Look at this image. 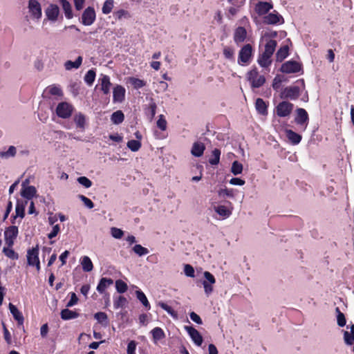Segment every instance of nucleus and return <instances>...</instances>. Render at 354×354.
Returning a JSON list of instances; mask_svg holds the SVG:
<instances>
[{
    "mask_svg": "<svg viewBox=\"0 0 354 354\" xmlns=\"http://www.w3.org/2000/svg\"><path fill=\"white\" fill-rule=\"evenodd\" d=\"M204 277L205 280L203 281V285L204 288L205 292L207 295H209L213 291L212 285L215 283L216 279L213 274H212L209 272L205 271L204 272Z\"/></svg>",
    "mask_w": 354,
    "mask_h": 354,
    "instance_id": "9",
    "label": "nucleus"
},
{
    "mask_svg": "<svg viewBox=\"0 0 354 354\" xmlns=\"http://www.w3.org/2000/svg\"><path fill=\"white\" fill-rule=\"evenodd\" d=\"M185 328L191 337L193 342L197 346H201L203 343V337L199 332L192 326H185Z\"/></svg>",
    "mask_w": 354,
    "mask_h": 354,
    "instance_id": "17",
    "label": "nucleus"
},
{
    "mask_svg": "<svg viewBox=\"0 0 354 354\" xmlns=\"http://www.w3.org/2000/svg\"><path fill=\"white\" fill-rule=\"evenodd\" d=\"M136 295L137 299L143 304V306H145L146 308H150V304L148 301V299L143 292H142L140 290H136Z\"/></svg>",
    "mask_w": 354,
    "mask_h": 354,
    "instance_id": "44",
    "label": "nucleus"
},
{
    "mask_svg": "<svg viewBox=\"0 0 354 354\" xmlns=\"http://www.w3.org/2000/svg\"><path fill=\"white\" fill-rule=\"evenodd\" d=\"M308 120V115L306 111L302 108L297 109V116L295 118V122L297 124L304 125V129L307 126V122Z\"/></svg>",
    "mask_w": 354,
    "mask_h": 354,
    "instance_id": "15",
    "label": "nucleus"
},
{
    "mask_svg": "<svg viewBox=\"0 0 354 354\" xmlns=\"http://www.w3.org/2000/svg\"><path fill=\"white\" fill-rule=\"evenodd\" d=\"M111 234L115 239H121L124 232L121 229L113 227L111 228Z\"/></svg>",
    "mask_w": 354,
    "mask_h": 354,
    "instance_id": "56",
    "label": "nucleus"
},
{
    "mask_svg": "<svg viewBox=\"0 0 354 354\" xmlns=\"http://www.w3.org/2000/svg\"><path fill=\"white\" fill-rule=\"evenodd\" d=\"M272 8L273 5L271 2L259 1L254 5V10L260 16L267 14Z\"/></svg>",
    "mask_w": 354,
    "mask_h": 354,
    "instance_id": "11",
    "label": "nucleus"
},
{
    "mask_svg": "<svg viewBox=\"0 0 354 354\" xmlns=\"http://www.w3.org/2000/svg\"><path fill=\"white\" fill-rule=\"evenodd\" d=\"M59 3L64 11L65 16L67 19L73 18V12L71 3L67 0H59Z\"/></svg>",
    "mask_w": 354,
    "mask_h": 354,
    "instance_id": "28",
    "label": "nucleus"
},
{
    "mask_svg": "<svg viewBox=\"0 0 354 354\" xmlns=\"http://www.w3.org/2000/svg\"><path fill=\"white\" fill-rule=\"evenodd\" d=\"M127 147L132 151H138L141 147V142L139 140H131L127 142Z\"/></svg>",
    "mask_w": 354,
    "mask_h": 354,
    "instance_id": "51",
    "label": "nucleus"
},
{
    "mask_svg": "<svg viewBox=\"0 0 354 354\" xmlns=\"http://www.w3.org/2000/svg\"><path fill=\"white\" fill-rule=\"evenodd\" d=\"M127 82L131 84L136 89L142 88L146 85L144 80L133 77H128Z\"/></svg>",
    "mask_w": 354,
    "mask_h": 354,
    "instance_id": "30",
    "label": "nucleus"
},
{
    "mask_svg": "<svg viewBox=\"0 0 354 354\" xmlns=\"http://www.w3.org/2000/svg\"><path fill=\"white\" fill-rule=\"evenodd\" d=\"M82 60L83 58L82 56H78L75 62L68 60L64 63V68L66 71H71L73 68L77 69L82 65Z\"/></svg>",
    "mask_w": 354,
    "mask_h": 354,
    "instance_id": "24",
    "label": "nucleus"
},
{
    "mask_svg": "<svg viewBox=\"0 0 354 354\" xmlns=\"http://www.w3.org/2000/svg\"><path fill=\"white\" fill-rule=\"evenodd\" d=\"M77 182L86 188H88L92 185V182L85 176L79 177Z\"/></svg>",
    "mask_w": 354,
    "mask_h": 354,
    "instance_id": "55",
    "label": "nucleus"
},
{
    "mask_svg": "<svg viewBox=\"0 0 354 354\" xmlns=\"http://www.w3.org/2000/svg\"><path fill=\"white\" fill-rule=\"evenodd\" d=\"M37 190L34 186H28L27 187L21 188V195L27 200L32 199L36 194Z\"/></svg>",
    "mask_w": 354,
    "mask_h": 354,
    "instance_id": "23",
    "label": "nucleus"
},
{
    "mask_svg": "<svg viewBox=\"0 0 354 354\" xmlns=\"http://www.w3.org/2000/svg\"><path fill=\"white\" fill-rule=\"evenodd\" d=\"M137 344L135 341L131 340L129 342L127 346V354H135Z\"/></svg>",
    "mask_w": 354,
    "mask_h": 354,
    "instance_id": "61",
    "label": "nucleus"
},
{
    "mask_svg": "<svg viewBox=\"0 0 354 354\" xmlns=\"http://www.w3.org/2000/svg\"><path fill=\"white\" fill-rule=\"evenodd\" d=\"M79 197L81 199V201L84 203V205L86 206L88 208L91 209L93 207L94 204L91 199L83 195H80Z\"/></svg>",
    "mask_w": 354,
    "mask_h": 354,
    "instance_id": "62",
    "label": "nucleus"
},
{
    "mask_svg": "<svg viewBox=\"0 0 354 354\" xmlns=\"http://www.w3.org/2000/svg\"><path fill=\"white\" fill-rule=\"evenodd\" d=\"M247 36L246 30L243 27H238L234 32V39L236 44L243 42Z\"/></svg>",
    "mask_w": 354,
    "mask_h": 354,
    "instance_id": "21",
    "label": "nucleus"
},
{
    "mask_svg": "<svg viewBox=\"0 0 354 354\" xmlns=\"http://www.w3.org/2000/svg\"><path fill=\"white\" fill-rule=\"evenodd\" d=\"M293 104L287 101L280 102L275 108L277 115L279 117H287L290 115L293 109Z\"/></svg>",
    "mask_w": 354,
    "mask_h": 354,
    "instance_id": "6",
    "label": "nucleus"
},
{
    "mask_svg": "<svg viewBox=\"0 0 354 354\" xmlns=\"http://www.w3.org/2000/svg\"><path fill=\"white\" fill-rule=\"evenodd\" d=\"M3 252L8 258L10 259L16 260L19 258L18 254L15 252L12 248H9L8 246L3 248Z\"/></svg>",
    "mask_w": 354,
    "mask_h": 354,
    "instance_id": "41",
    "label": "nucleus"
},
{
    "mask_svg": "<svg viewBox=\"0 0 354 354\" xmlns=\"http://www.w3.org/2000/svg\"><path fill=\"white\" fill-rule=\"evenodd\" d=\"M205 149V147L203 143L200 142H195L192 145L191 153L195 157H201L203 156Z\"/></svg>",
    "mask_w": 354,
    "mask_h": 354,
    "instance_id": "20",
    "label": "nucleus"
},
{
    "mask_svg": "<svg viewBox=\"0 0 354 354\" xmlns=\"http://www.w3.org/2000/svg\"><path fill=\"white\" fill-rule=\"evenodd\" d=\"M95 79V72L93 70H89L84 76V81L89 86L93 84Z\"/></svg>",
    "mask_w": 354,
    "mask_h": 354,
    "instance_id": "49",
    "label": "nucleus"
},
{
    "mask_svg": "<svg viewBox=\"0 0 354 354\" xmlns=\"http://www.w3.org/2000/svg\"><path fill=\"white\" fill-rule=\"evenodd\" d=\"M127 303V299L123 296H119L114 300L113 306L114 308L118 309L123 307Z\"/></svg>",
    "mask_w": 354,
    "mask_h": 354,
    "instance_id": "53",
    "label": "nucleus"
},
{
    "mask_svg": "<svg viewBox=\"0 0 354 354\" xmlns=\"http://www.w3.org/2000/svg\"><path fill=\"white\" fill-rule=\"evenodd\" d=\"M96 18L95 10L93 7L86 8L82 15V23L84 26L92 25Z\"/></svg>",
    "mask_w": 354,
    "mask_h": 354,
    "instance_id": "7",
    "label": "nucleus"
},
{
    "mask_svg": "<svg viewBox=\"0 0 354 354\" xmlns=\"http://www.w3.org/2000/svg\"><path fill=\"white\" fill-rule=\"evenodd\" d=\"M94 317L100 324L105 326H107L109 324L107 315L104 312L95 313Z\"/></svg>",
    "mask_w": 354,
    "mask_h": 354,
    "instance_id": "42",
    "label": "nucleus"
},
{
    "mask_svg": "<svg viewBox=\"0 0 354 354\" xmlns=\"http://www.w3.org/2000/svg\"><path fill=\"white\" fill-rule=\"evenodd\" d=\"M113 0H106L104 1L102 8L103 14L108 15L112 11L113 8Z\"/></svg>",
    "mask_w": 354,
    "mask_h": 354,
    "instance_id": "48",
    "label": "nucleus"
},
{
    "mask_svg": "<svg viewBox=\"0 0 354 354\" xmlns=\"http://www.w3.org/2000/svg\"><path fill=\"white\" fill-rule=\"evenodd\" d=\"M46 91L52 95L62 96L63 91L60 86L52 84L47 87Z\"/></svg>",
    "mask_w": 354,
    "mask_h": 354,
    "instance_id": "35",
    "label": "nucleus"
},
{
    "mask_svg": "<svg viewBox=\"0 0 354 354\" xmlns=\"http://www.w3.org/2000/svg\"><path fill=\"white\" fill-rule=\"evenodd\" d=\"M9 310L15 320L17 321L19 325H22L24 323V317L21 313L17 309V308L12 304H9Z\"/></svg>",
    "mask_w": 354,
    "mask_h": 354,
    "instance_id": "22",
    "label": "nucleus"
},
{
    "mask_svg": "<svg viewBox=\"0 0 354 354\" xmlns=\"http://www.w3.org/2000/svg\"><path fill=\"white\" fill-rule=\"evenodd\" d=\"M18 233L19 231L17 226L12 225L6 229L4 232V238L7 246L9 248H12L13 246Z\"/></svg>",
    "mask_w": 354,
    "mask_h": 354,
    "instance_id": "4",
    "label": "nucleus"
},
{
    "mask_svg": "<svg viewBox=\"0 0 354 354\" xmlns=\"http://www.w3.org/2000/svg\"><path fill=\"white\" fill-rule=\"evenodd\" d=\"M39 248H35L30 249L27 252V262L29 266H35L37 270H40V262L39 259Z\"/></svg>",
    "mask_w": 354,
    "mask_h": 354,
    "instance_id": "5",
    "label": "nucleus"
},
{
    "mask_svg": "<svg viewBox=\"0 0 354 354\" xmlns=\"http://www.w3.org/2000/svg\"><path fill=\"white\" fill-rule=\"evenodd\" d=\"M271 57L272 55L263 53L258 58L257 62L261 67L267 68L271 64Z\"/></svg>",
    "mask_w": 354,
    "mask_h": 354,
    "instance_id": "27",
    "label": "nucleus"
},
{
    "mask_svg": "<svg viewBox=\"0 0 354 354\" xmlns=\"http://www.w3.org/2000/svg\"><path fill=\"white\" fill-rule=\"evenodd\" d=\"M230 183L232 185H240V186H242L243 185L245 182L244 180H242L241 178H232L230 180Z\"/></svg>",
    "mask_w": 354,
    "mask_h": 354,
    "instance_id": "64",
    "label": "nucleus"
},
{
    "mask_svg": "<svg viewBox=\"0 0 354 354\" xmlns=\"http://www.w3.org/2000/svg\"><path fill=\"white\" fill-rule=\"evenodd\" d=\"M59 13V8L55 4H50L46 10V17L50 21H55L57 19Z\"/></svg>",
    "mask_w": 354,
    "mask_h": 354,
    "instance_id": "18",
    "label": "nucleus"
},
{
    "mask_svg": "<svg viewBox=\"0 0 354 354\" xmlns=\"http://www.w3.org/2000/svg\"><path fill=\"white\" fill-rule=\"evenodd\" d=\"M301 70L300 64L295 61H288L282 64L281 71L285 73H297Z\"/></svg>",
    "mask_w": 354,
    "mask_h": 354,
    "instance_id": "12",
    "label": "nucleus"
},
{
    "mask_svg": "<svg viewBox=\"0 0 354 354\" xmlns=\"http://www.w3.org/2000/svg\"><path fill=\"white\" fill-rule=\"evenodd\" d=\"M153 338L155 341L160 340L165 337V333L162 328L156 327L151 330Z\"/></svg>",
    "mask_w": 354,
    "mask_h": 354,
    "instance_id": "43",
    "label": "nucleus"
},
{
    "mask_svg": "<svg viewBox=\"0 0 354 354\" xmlns=\"http://www.w3.org/2000/svg\"><path fill=\"white\" fill-rule=\"evenodd\" d=\"M73 111V106L66 102H60L57 104L56 108V113L58 117L66 119L71 116Z\"/></svg>",
    "mask_w": 354,
    "mask_h": 354,
    "instance_id": "3",
    "label": "nucleus"
},
{
    "mask_svg": "<svg viewBox=\"0 0 354 354\" xmlns=\"http://www.w3.org/2000/svg\"><path fill=\"white\" fill-rule=\"evenodd\" d=\"M28 9L29 12L35 18L39 19L41 17V8L37 0H29Z\"/></svg>",
    "mask_w": 354,
    "mask_h": 354,
    "instance_id": "14",
    "label": "nucleus"
},
{
    "mask_svg": "<svg viewBox=\"0 0 354 354\" xmlns=\"http://www.w3.org/2000/svg\"><path fill=\"white\" fill-rule=\"evenodd\" d=\"M223 55L227 59H233L234 50L230 47H225L223 49Z\"/></svg>",
    "mask_w": 354,
    "mask_h": 354,
    "instance_id": "58",
    "label": "nucleus"
},
{
    "mask_svg": "<svg viewBox=\"0 0 354 354\" xmlns=\"http://www.w3.org/2000/svg\"><path fill=\"white\" fill-rule=\"evenodd\" d=\"M300 94L299 88L297 86H288L283 89L281 93V98L296 100Z\"/></svg>",
    "mask_w": 354,
    "mask_h": 354,
    "instance_id": "8",
    "label": "nucleus"
},
{
    "mask_svg": "<svg viewBox=\"0 0 354 354\" xmlns=\"http://www.w3.org/2000/svg\"><path fill=\"white\" fill-rule=\"evenodd\" d=\"M133 251L139 257L146 255L149 253L148 249L140 244L135 245L133 248Z\"/></svg>",
    "mask_w": 354,
    "mask_h": 354,
    "instance_id": "47",
    "label": "nucleus"
},
{
    "mask_svg": "<svg viewBox=\"0 0 354 354\" xmlns=\"http://www.w3.org/2000/svg\"><path fill=\"white\" fill-rule=\"evenodd\" d=\"M246 77L252 88H259L263 85L266 82L265 77L259 73L257 68H254L248 71Z\"/></svg>",
    "mask_w": 354,
    "mask_h": 354,
    "instance_id": "1",
    "label": "nucleus"
},
{
    "mask_svg": "<svg viewBox=\"0 0 354 354\" xmlns=\"http://www.w3.org/2000/svg\"><path fill=\"white\" fill-rule=\"evenodd\" d=\"M156 108H157V106H156V103L153 101V100H151V102L149 104V108H148V111H149V113L150 114L151 119H153V117L155 116Z\"/></svg>",
    "mask_w": 354,
    "mask_h": 354,
    "instance_id": "59",
    "label": "nucleus"
},
{
    "mask_svg": "<svg viewBox=\"0 0 354 354\" xmlns=\"http://www.w3.org/2000/svg\"><path fill=\"white\" fill-rule=\"evenodd\" d=\"M288 46L285 45L281 46L276 54L277 61L282 62L288 55Z\"/></svg>",
    "mask_w": 354,
    "mask_h": 354,
    "instance_id": "33",
    "label": "nucleus"
},
{
    "mask_svg": "<svg viewBox=\"0 0 354 354\" xmlns=\"http://www.w3.org/2000/svg\"><path fill=\"white\" fill-rule=\"evenodd\" d=\"M337 313V324L338 326H339L340 327H343L346 325V318H345V316L344 315V313H342L339 308H336L335 309Z\"/></svg>",
    "mask_w": 354,
    "mask_h": 354,
    "instance_id": "52",
    "label": "nucleus"
},
{
    "mask_svg": "<svg viewBox=\"0 0 354 354\" xmlns=\"http://www.w3.org/2000/svg\"><path fill=\"white\" fill-rule=\"evenodd\" d=\"M125 88L121 85H116L113 91V100L114 102H122L125 97Z\"/></svg>",
    "mask_w": 354,
    "mask_h": 354,
    "instance_id": "16",
    "label": "nucleus"
},
{
    "mask_svg": "<svg viewBox=\"0 0 354 354\" xmlns=\"http://www.w3.org/2000/svg\"><path fill=\"white\" fill-rule=\"evenodd\" d=\"M253 49L250 44L243 46L239 53L238 63L240 65H245L250 63L252 56Z\"/></svg>",
    "mask_w": 354,
    "mask_h": 354,
    "instance_id": "2",
    "label": "nucleus"
},
{
    "mask_svg": "<svg viewBox=\"0 0 354 354\" xmlns=\"http://www.w3.org/2000/svg\"><path fill=\"white\" fill-rule=\"evenodd\" d=\"M124 119V113L122 111H117L113 113L111 117L112 122L115 124H119L123 122Z\"/></svg>",
    "mask_w": 354,
    "mask_h": 354,
    "instance_id": "37",
    "label": "nucleus"
},
{
    "mask_svg": "<svg viewBox=\"0 0 354 354\" xmlns=\"http://www.w3.org/2000/svg\"><path fill=\"white\" fill-rule=\"evenodd\" d=\"M218 194L221 198L230 197L233 198L234 196V189H220L218 191Z\"/></svg>",
    "mask_w": 354,
    "mask_h": 354,
    "instance_id": "46",
    "label": "nucleus"
},
{
    "mask_svg": "<svg viewBox=\"0 0 354 354\" xmlns=\"http://www.w3.org/2000/svg\"><path fill=\"white\" fill-rule=\"evenodd\" d=\"M17 154V148L15 146H9L6 151H0V158L2 159H8L13 158Z\"/></svg>",
    "mask_w": 354,
    "mask_h": 354,
    "instance_id": "25",
    "label": "nucleus"
},
{
    "mask_svg": "<svg viewBox=\"0 0 354 354\" xmlns=\"http://www.w3.org/2000/svg\"><path fill=\"white\" fill-rule=\"evenodd\" d=\"M79 314L75 311L71 310L68 308L64 309L61 311V317L64 320H68L77 318Z\"/></svg>",
    "mask_w": 354,
    "mask_h": 354,
    "instance_id": "29",
    "label": "nucleus"
},
{
    "mask_svg": "<svg viewBox=\"0 0 354 354\" xmlns=\"http://www.w3.org/2000/svg\"><path fill=\"white\" fill-rule=\"evenodd\" d=\"M184 272H185V275L187 276V277H194V269L189 264L185 265Z\"/></svg>",
    "mask_w": 354,
    "mask_h": 354,
    "instance_id": "60",
    "label": "nucleus"
},
{
    "mask_svg": "<svg viewBox=\"0 0 354 354\" xmlns=\"http://www.w3.org/2000/svg\"><path fill=\"white\" fill-rule=\"evenodd\" d=\"M215 212L223 218L229 217L232 212L224 205H218L214 207Z\"/></svg>",
    "mask_w": 354,
    "mask_h": 354,
    "instance_id": "38",
    "label": "nucleus"
},
{
    "mask_svg": "<svg viewBox=\"0 0 354 354\" xmlns=\"http://www.w3.org/2000/svg\"><path fill=\"white\" fill-rule=\"evenodd\" d=\"M100 89L103 92L104 95H107L110 93V89L111 86V83L110 82V78L108 75H104L99 80Z\"/></svg>",
    "mask_w": 354,
    "mask_h": 354,
    "instance_id": "19",
    "label": "nucleus"
},
{
    "mask_svg": "<svg viewBox=\"0 0 354 354\" xmlns=\"http://www.w3.org/2000/svg\"><path fill=\"white\" fill-rule=\"evenodd\" d=\"M277 44L275 40L269 39L265 46V50L263 53L267 55H272L277 47Z\"/></svg>",
    "mask_w": 354,
    "mask_h": 354,
    "instance_id": "36",
    "label": "nucleus"
},
{
    "mask_svg": "<svg viewBox=\"0 0 354 354\" xmlns=\"http://www.w3.org/2000/svg\"><path fill=\"white\" fill-rule=\"evenodd\" d=\"M158 305L165 311H167V313L171 315L174 317H176V313L172 309L171 307L168 306L167 304L164 302H159Z\"/></svg>",
    "mask_w": 354,
    "mask_h": 354,
    "instance_id": "54",
    "label": "nucleus"
},
{
    "mask_svg": "<svg viewBox=\"0 0 354 354\" xmlns=\"http://www.w3.org/2000/svg\"><path fill=\"white\" fill-rule=\"evenodd\" d=\"M286 134L288 140L293 145H297L301 140V136L290 129L286 130Z\"/></svg>",
    "mask_w": 354,
    "mask_h": 354,
    "instance_id": "26",
    "label": "nucleus"
},
{
    "mask_svg": "<svg viewBox=\"0 0 354 354\" xmlns=\"http://www.w3.org/2000/svg\"><path fill=\"white\" fill-rule=\"evenodd\" d=\"M221 151L218 149H214L212 153V157L209 160V162L212 165H216L220 161Z\"/></svg>",
    "mask_w": 354,
    "mask_h": 354,
    "instance_id": "40",
    "label": "nucleus"
},
{
    "mask_svg": "<svg viewBox=\"0 0 354 354\" xmlns=\"http://www.w3.org/2000/svg\"><path fill=\"white\" fill-rule=\"evenodd\" d=\"M113 283V280L109 278H102L97 286V291L100 294H105L107 296L106 300L109 301V295L106 292V288Z\"/></svg>",
    "mask_w": 354,
    "mask_h": 354,
    "instance_id": "13",
    "label": "nucleus"
},
{
    "mask_svg": "<svg viewBox=\"0 0 354 354\" xmlns=\"http://www.w3.org/2000/svg\"><path fill=\"white\" fill-rule=\"evenodd\" d=\"M263 21L267 24L276 25L283 24L284 19L281 15L274 10L264 17Z\"/></svg>",
    "mask_w": 354,
    "mask_h": 354,
    "instance_id": "10",
    "label": "nucleus"
},
{
    "mask_svg": "<svg viewBox=\"0 0 354 354\" xmlns=\"http://www.w3.org/2000/svg\"><path fill=\"white\" fill-rule=\"evenodd\" d=\"M60 228L59 225H55L53 227L52 231L48 234V237L50 239L55 237L59 232Z\"/></svg>",
    "mask_w": 354,
    "mask_h": 354,
    "instance_id": "63",
    "label": "nucleus"
},
{
    "mask_svg": "<svg viewBox=\"0 0 354 354\" xmlns=\"http://www.w3.org/2000/svg\"><path fill=\"white\" fill-rule=\"evenodd\" d=\"M243 165L240 163L239 162L235 160L232 162V167H231V172L236 176L239 174H241L243 171Z\"/></svg>",
    "mask_w": 354,
    "mask_h": 354,
    "instance_id": "45",
    "label": "nucleus"
},
{
    "mask_svg": "<svg viewBox=\"0 0 354 354\" xmlns=\"http://www.w3.org/2000/svg\"><path fill=\"white\" fill-rule=\"evenodd\" d=\"M115 288L119 293H124L128 289L127 284L121 279L115 281Z\"/></svg>",
    "mask_w": 354,
    "mask_h": 354,
    "instance_id": "50",
    "label": "nucleus"
},
{
    "mask_svg": "<svg viewBox=\"0 0 354 354\" xmlns=\"http://www.w3.org/2000/svg\"><path fill=\"white\" fill-rule=\"evenodd\" d=\"M167 121L165 119L163 115H159V118L157 121V126L162 131H165L167 129Z\"/></svg>",
    "mask_w": 354,
    "mask_h": 354,
    "instance_id": "57",
    "label": "nucleus"
},
{
    "mask_svg": "<svg viewBox=\"0 0 354 354\" xmlns=\"http://www.w3.org/2000/svg\"><path fill=\"white\" fill-rule=\"evenodd\" d=\"M257 111L261 115H266L268 113L267 105L261 98H257L255 103Z\"/></svg>",
    "mask_w": 354,
    "mask_h": 354,
    "instance_id": "32",
    "label": "nucleus"
},
{
    "mask_svg": "<svg viewBox=\"0 0 354 354\" xmlns=\"http://www.w3.org/2000/svg\"><path fill=\"white\" fill-rule=\"evenodd\" d=\"M82 269L85 272H91L93 268V263L91 259L87 256H84L81 260Z\"/></svg>",
    "mask_w": 354,
    "mask_h": 354,
    "instance_id": "31",
    "label": "nucleus"
},
{
    "mask_svg": "<svg viewBox=\"0 0 354 354\" xmlns=\"http://www.w3.org/2000/svg\"><path fill=\"white\" fill-rule=\"evenodd\" d=\"M74 121L77 127L84 129L86 123V118L82 113H77L74 117Z\"/></svg>",
    "mask_w": 354,
    "mask_h": 354,
    "instance_id": "39",
    "label": "nucleus"
},
{
    "mask_svg": "<svg viewBox=\"0 0 354 354\" xmlns=\"http://www.w3.org/2000/svg\"><path fill=\"white\" fill-rule=\"evenodd\" d=\"M15 213L16 215L13 217V221H12V223H15V221L17 216L23 218L25 215V208L23 207L22 203L19 201V200L17 201L16 204Z\"/></svg>",
    "mask_w": 354,
    "mask_h": 354,
    "instance_id": "34",
    "label": "nucleus"
}]
</instances>
